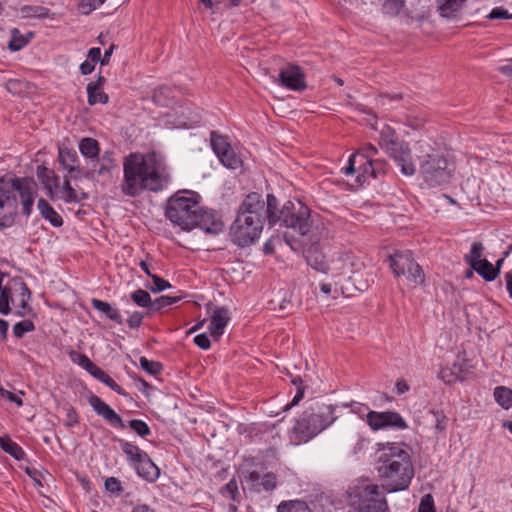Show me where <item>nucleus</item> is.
<instances>
[{
	"mask_svg": "<svg viewBox=\"0 0 512 512\" xmlns=\"http://www.w3.org/2000/svg\"><path fill=\"white\" fill-rule=\"evenodd\" d=\"M171 89L167 86H159L154 90L152 99L153 102L160 106H166L169 104Z\"/></svg>",
	"mask_w": 512,
	"mask_h": 512,
	"instance_id": "a19ab883",
	"label": "nucleus"
},
{
	"mask_svg": "<svg viewBox=\"0 0 512 512\" xmlns=\"http://www.w3.org/2000/svg\"><path fill=\"white\" fill-rule=\"evenodd\" d=\"M150 278L153 282V286L150 287L152 292H161L171 287V284L168 281L164 280L156 274L150 275Z\"/></svg>",
	"mask_w": 512,
	"mask_h": 512,
	"instance_id": "6e6d98bb",
	"label": "nucleus"
},
{
	"mask_svg": "<svg viewBox=\"0 0 512 512\" xmlns=\"http://www.w3.org/2000/svg\"><path fill=\"white\" fill-rule=\"evenodd\" d=\"M338 407L323 402L311 404L296 419L294 426L290 430L291 442L295 445L306 443L328 428L338 418L335 414Z\"/></svg>",
	"mask_w": 512,
	"mask_h": 512,
	"instance_id": "423d86ee",
	"label": "nucleus"
},
{
	"mask_svg": "<svg viewBox=\"0 0 512 512\" xmlns=\"http://www.w3.org/2000/svg\"><path fill=\"white\" fill-rule=\"evenodd\" d=\"M91 375L104 383L106 386L111 388L113 391H115L117 394L126 396V392L124 389L119 386L113 378H111L103 369L100 367H96L94 371H91Z\"/></svg>",
	"mask_w": 512,
	"mask_h": 512,
	"instance_id": "2f4dec72",
	"label": "nucleus"
},
{
	"mask_svg": "<svg viewBox=\"0 0 512 512\" xmlns=\"http://www.w3.org/2000/svg\"><path fill=\"white\" fill-rule=\"evenodd\" d=\"M133 302L143 308H150L152 310L153 301L151 300L150 294L143 289H138L131 294Z\"/></svg>",
	"mask_w": 512,
	"mask_h": 512,
	"instance_id": "58836bf2",
	"label": "nucleus"
},
{
	"mask_svg": "<svg viewBox=\"0 0 512 512\" xmlns=\"http://www.w3.org/2000/svg\"><path fill=\"white\" fill-rule=\"evenodd\" d=\"M390 267L396 277L404 276L408 281L417 285L424 282V272L414 260L411 251H397L391 255Z\"/></svg>",
	"mask_w": 512,
	"mask_h": 512,
	"instance_id": "f8f14e48",
	"label": "nucleus"
},
{
	"mask_svg": "<svg viewBox=\"0 0 512 512\" xmlns=\"http://www.w3.org/2000/svg\"><path fill=\"white\" fill-rule=\"evenodd\" d=\"M484 246L481 242H474L471 245L470 252L464 256V261L471 268H474L480 262L483 261Z\"/></svg>",
	"mask_w": 512,
	"mask_h": 512,
	"instance_id": "72a5a7b5",
	"label": "nucleus"
},
{
	"mask_svg": "<svg viewBox=\"0 0 512 512\" xmlns=\"http://www.w3.org/2000/svg\"><path fill=\"white\" fill-rule=\"evenodd\" d=\"M36 183L28 177H0V229L11 227L18 214L29 216L34 205Z\"/></svg>",
	"mask_w": 512,
	"mask_h": 512,
	"instance_id": "7ed1b4c3",
	"label": "nucleus"
},
{
	"mask_svg": "<svg viewBox=\"0 0 512 512\" xmlns=\"http://www.w3.org/2000/svg\"><path fill=\"white\" fill-rule=\"evenodd\" d=\"M101 59V50L98 47H93L88 51L87 60L94 64Z\"/></svg>",
	"mask_w": 512,
	"mask_h": 512,
	"instance_id": "69168bd1",
	"label": "nucleus"
},
{
	"mask_svg": "<svg viewBox=\"0 0 512 512\" xmlns=\"http://www.w3.org/2000/svg\"><path fill=\"white\" fill-rule=\"evenodd\" d=\"M418 512H436L434 500L430 494H426L422 497L419 504Z\"/></svg>",
	"mask_w": 512,
	"mask_h": 512,
	"instance_id": "4d7b16f0",
	"label": "nucleus"
},
{
	"mask_svg": "<svg viewBox=\"0 0 512 512\" xmlns=\"http://www.w3.org/2000/svg\"><path fill=\"white\" fill-rule=\"evenodd\" d=\"M421 152L425 153L419 165L420 176L429 187L444 186L450 183L454 167L445 156L439 153H430V146L424 142L417 143Z\"/></svg>",
	"mask_w": 512,
	"mask_h": 512,
	"instance_id": "6e6552de",
	"label": "nucleus"
},
{
	"mask_svg": "<svg viewBox=\"0 0 512 512\" xmlns=\"http://www.w3.org/2000/svg\"><path fill=\"white\" fill-rule=\"evenodd\" d=\"M279 80L282 86L290 90H303L306 87L304 73L295 65H289L282 69Z\"/></svg>",
	"mask_w": 512,
	"mask_h": 512,
	"instance_id": "6ab92c4d",
	"label": "nucleus"
},
{
	"mask_svg": "<svg viewBox=\"0 0 512 512\" xmlns=\"http://www.w3.org/2000/svg\"><path fill=\"white\" fill-rule=\"evenodd\" d=\"M377 472L384 481L385 490L397 492L408 489L414 466L409 450L404 443L379 444Z\"/></svg>",
	"mask_w": 512,
	"mask_h": 512,
	"instance_id": "f03ea898",
	"label": "nucleus"
},
{
	"mask_svg": "<svg viewBox=\"0 0 512 512\" xmlns=\"http://www.w3.org/2000/svg\"><path fill=\"white\" fill-rule=\"evenodd\" d=\"M103 3V0H80L78 3V11L81 14L88 15Z\"/></svg>",
	"mask_w": 512,
	"mask_h": 512,
	"instance_id": "3c124183",
	"label": "nucleus"
},
{
	"mask_svg": "<svg viewBox=\"0 0 512 512\" xmlns=\"http://www.w3.org/2000/svg\"><path fill=\"white\" fill-rule=\"evenodd\" d=\"M66 417H67L66 426H68V427H73L76 424H78V422H79L77 412L73 407H69L66 410Z\"/></svg>",
	"mask_w": 512,
	"mask_h": 512,
	"instance_id": "e2e57ef3",
	"label": "nucleus"
},
{
	"mask_svg": "<svg viewBox=\"0 0 512 512\" xmlns=\"http://www.w3.org/2000/svg\"><path fill=\"white\" fill-rule=\"evenodd\" d=\"M79 150L81 154L88 159H97L99 157V143L97 140L85 137L79 142Z\"/></svg>",
	"mask_w": 512,
	"mask_h": 512,
	"instance_id": "7c9ffc66",
	"label": "nucleus"
},
{
	"mask_svg": "<svg viewBox=\"0 0 512 512\" xmlns=\"http://www.w3.org/2000/svg\"><path fill=\"white\" fill-rule=\"evenodd\" d=\"M199 210L197 195L194 193L175 194L167 201L165 214L183 230L195 227V216Z\"/></svg>",
	"mask_w": 512,
	"mask_h": 512,
	"instance_id": "9d476101",
	"label": "nucleus"
},
{
	"mask_svg": "<svg viewBox=\"0 0 512 512\" xmlns=\"http://www.w3.org/2000/svg\"><path fill=\"white\" fill-rule=\"evenodd\" d=\"M341 406L345 408L349 407L352 413L358 415L361 418L365 417L366 420L368 412L372 411L367 405L356 401H352L350 403H342Z\"/></svg>",
	"mask_w": 512,
	"mask_h": 512,
	"instance_id": "49530a36",
	"label": "nucleus"
},
{
	"mask_svg": "<svg viewBox=\"0 0 512 512\" xmlns=\"http://www.w3.org/2000/svg\"><path fill=\"white\" fill-rule=\"evenodd\" d=\"M120 446L122 451L127 456L128 461L132 467H135V465L139 463V461L142 460L144 456L147 455L146 452H144L137 445L131 442L121 440Z\"/></svg>",
	"mask_w": 512,
	"mask_h": 512,
	"instance_id": "c756f323",
	"label": "nucleus"
},
{
	"mask_svg": "<svg viewBox=\"0 0 512 512\" xmlns=\"http://www.w3.org/2000/svg\"><path fill=\"white\" fill-rule=\"evenodd\" d=\"M250 488L256 492H271L277 487L276 475L272 472L260 474L257 471H251L245 476Z\"/></svg>",
	"mask_w": 512,
	"mask_h": 512,
	"instance_id": "aec40b11",
	"label": "nucleus"
},
{
	"mask_svg": "<svg viewBox=\"0 0 512 512\" xmlns=\"http://www.w3.org/2000/svg\"><path fill=\"white\" fill-rule=\"evenodd\" d=\"M349 506L354 512H391L384 487L367 484L349 493Z\"/></svg>",
	"mask_w": 512,
	"mask_h": 512,
	"instance_id": "9b49d317",
	"label": "nucleus"
},
{
	"mask_svg": "<svg viewBox=\"0 0 512 512\" xmlns=\"http://www.w3.org/2000/svg\"><path fill=\"white\" fill-rule=\"evenodd\" d=\"M29 40L25 38L18 29L14 28L11 31V40L8 43V48L11 51H19L27 45Z\"/></svg>",
	"mask_w": 512,
	"mask_h": 512,
	"instance_id": "ea45409f",
	"label": "nucleus"
},
{
	"mask_svg": "<svg viewBox=\"0 0 512 512\" xmlns=\"http://www.w3.org/2000/svg\"><path fill=\"white\" fill-rule=\"evenodd\" d=\"M139 362L141 368L150 375H157L162 370L161 363L148 360L144 356L140 358Z\"/></svg>",
	"mask_w": 512,
	"mask_h": 512,
	"instance_id": "09e8293b",
	"label": "nucleus"
},
{
	"mask_svg": "<svg viewBox=\"0 0 512 512\" xmlns=\"http://www.w3.org/2000/svg\"><path fill=\"white\" fill-rule=\"evenodd\" d=\"M35 329L34 323L31 320H23L17 322L13 326V334L16 338H22L26 333L31 332Z\"/></svg>",
	"mask_w": 512,
	"mask_h": 512,
	"instance_id": "a18cd8bd",
	"label": "nucleus"
},
{
	"mask_svg": "<svg viewBox=\"0 0 512 512\" xmlns=\"http://www.w3.org/2000/svg\"><path fill=\"white\" fill-rule=\"evenodd\" d=\"M405 141L400 140L396 131L389 125H384L380 131L378 144L386 153Z\"/></svg>",
	"mask_w": 512,
	"mask_h": 512,
	"instance_id": "393cba45",
	"label": "nucleus"
},
{
	"mask_svg": "<svg viewBox=\"0 0 512 512\" xmlns=\"http://www.w3.org/2000/svg\"><path fill=\"white\" fill-rule=\"evenodd\" d=\"M105 83V78L99 76L94 82H90L87 85L88 103L95 105L97 103L106 104L109 101V97L102 91Z\"/></svg>",
	"mask_w": 512,
	"mask_h": 512,
	"instance_id": "5701e85b",
	"label": "nucleus"
},
{
	"mask_svg": "<svg viewBox=\"0 0 512 512\" xmlns=\"http://www.w3.org/2000/svg\"><path fill=\"white\" fill-rule=\"evenodd\" d=\"M72 360L76 363H78L82 368H84L87 372L91 374V371H94L97 367L96 364H94L88 356L81 353H73L71 355Z\"/></svg>",
	"mask_w": 512,
	"mask_h": 512,
	"instance_id": "8fccbe9b",
	"label": "nucleus"
},
{
	"mask_svg": "<svg viewBox=\"0 0 512 512\" xmlns=\"http://www.w3.org/2000/svg\"><path fill=\"white\" fill-rule=\"evenodd\" d=\"M366 423L373 431L383 430L386 428H393L397 430H404L408 428L403 417L395 411L377 412L372 410L367 414Z\"/></svg>",
	"mask_w": 512,
	"mask_h": 512,
	"instance_id": "ddd939ff",
	"label": "nucleus"
},
{
	"mask_svg": "<svg viewBox=\"0 0 512 512\" xmlns=\"http://www.w3.org/2000/svg\"><path fill=\"white\" fill-rule=\"evenodd\" d=\"M387 155L394 161V163L400 168L401 173L404 176H413L416 173V165L413 161L411 149L408 143L404 142L399 146L390 149Z\"/></svg>",
	"mask_w": 512,
	"mask_h": 512,
	"instance_id": "2eb2a0df",
	"label": "nucleus"
},
{
	"mask_svg": "<svg viewBox=\"0 0 512 512\" xmlns=\"http://www.w3.org/2000/svg\"><path fill=\"white\" fill-rule=\"evenodd\" d=\"M466 0H441L439 5L440 14L443 17H450L462 8Z\"/></svg>",
	"mask_w": 512,
	"mask_h": 512,
	"instance_id": "e433bc0d",
	"label": "nucleus"
},
{
	"mask_svg": "<svg viewBox=\"0 0 512 512\" xmlns=\"http://www.w3.org/2000/svg\"><path fill=\"white\" fill-rule=\"evenodd\" d=\"M511 258H512V241L507 245L506 250L503 252L502 257L496 261L495 265H493L495 279L499 276L504 261L506 259L510 260Z\"/></svg>",
	"mask_w": 512,
	"mask_h": 512,
	"instance_id": "5fc2aeb1",
	"label": "nucleus"
},
{
	"mask_svg": "<svg viewBox=\"0 0 512 512\" xmlns=\"http://www.w3.org/2000/svg\"><path fill=\"white\" fill-rule=\"evenodd\" d=\"M305 258L308 265L321 273L327 274L328 262L325 260V256L322 252L318 251L317 248L311 247L305 252Z\"/></svg>",
	"mask_w": 512,
	"mask_h": 512,
	"instance_id": "a878e982",
	"label": "nucleus"
},
{
	"mask_svg": "<svg viewBox=\"0 0 512 512\" xmlns=\"http://www.w3.org/2000/svg\"><path fill=\"white\" fill-rule=\"evenodd\" d=\"M37 176L44 184V186L49 189H51V187L55 184V177L53 172L48 170L46 167L39 166L37 168Z\"/></svg>",
	"mask_w": 512,
	"mask_h": 512,
	"instance_id": "de8ad7c7",
	"label": "nucleus"
},
{
	"mask_svg": "<svg viewBox=\"0 0 512 512\" xmlns=\"http://www.w3.org/2000/svg\"><path fill=\"white\" fill-rule=\"evenodd\" d=\"M105 488L110 493L119 494L122 492V486L119 479L116 477H109L105 480Z\"/></svg>",
	"mask_w": 512,
	"mask_h": 512,
	"instance_id": "13d9d810",
	"label": "nucleus"
},
{
	"mask_svg": "<svg viewBox=\"0 0 512 512\" xmlns=\"http://www.w3.org/2000/svg\"><path fill=\"white\" fill-rule=\"evenodd\" d=\"M505 280L509 297L512 298V270L505 274Z\"/></svg>",
	"mask_w": 512,
	"mask_h": 512,
	"instance_id": "774afa93",
	"label": "nucleus"
},
{
	"mask_svg": "<svg viewBox=\"0 0 512 512\" xmlns=\"http://www.w3.org/2000/svg\"><path fill=\"white\" fill-rule=\"evenodd\" d=\"M137 474L148 482H154L159 478L160 470L150 459L148 454L133 467Z\"/></svg>",
	"mask_w": 512,
	"mask_h": 512,
	"instance_id": "4be33fe9",
	"label": "nucleus"
},
{
	"mask_svg": "<svg viewBox=\"0 0 512 512\" xmlns=\"http://www.w3.org/2000/svg\"><path fill=\"white\" fill-rule=\"evenodd\" d=\"M62 195V199L67 203H80L86 199H88V194L82 191L75 190L71 184L68 177L64 176V183L60 190Z\"/></svg>",
	"mask_w": 512,
	"mask_h": 512,
	"instance_id": "c85d7f7f",
	"label": "nucleus"
},
{
	"mask_svg": "<svg viewBox=\"0 0 512 512\" xmlns=\"http://www.w3.org/2000/svg\"><path fill=\"white\" fill-rule=\"evenodd\" d=\"M38 210L41 216L54 227L63 225V219L60 214L43 198L38 201Z\"/></svg>",
	"mask_w": 512,
	"mask_h": 512,
	"instance_id": "bb28decb",
	"label": "nucleus"
},
{
	"mask_svg": "<svg viewBox=\"0 0 512 512\" xmlns=\"http://www.w3.org/2000/svg\"><path fill=\"white\" fill-rule=\"evenodd\" d=\"M472 270L476 271L487 282L495 280L493 265L487 259H483Z\"/></svg>",
	"mask_w": 512,
	"mask_h": 512,
	"instance_id": "4c0bfd02",
	"label": "nucleus"
},
{
	"mask_svg": "<svg viewBox=\"0 0 512 512\" xmlns=\"http://www.w3.org/2000/svg\"><path fill=\"white\" fill-rule=\"evenodd\" d=\"M30 298L31 292L22 278H12L3 285L0 274V313L7 315L15 310L17 315L25 316L30 311Z\"/></svg>",
	"mask_w": 512,
	"mask_h": 512,
	"instance_id": "1a4fd4ad",
	"label": "nucleus"
},
{
	"mask_svg": "<svg viewBox=\"0 0 512 512\" xmlns=\"http://www.w3.org/2000/svg\"><path fill=\"white\" fill-rule=\"evenodd\" d=\"M353 272L352 259L347 254H339L337 257L329 261L327 274H331V278L335 285L341 284L345 278H350Z\"/></svg>",
	"mask_w": 512,
	"mask_h": 512,
	"instance_id": "f3484780",
	"label": "nucleus"
},
{
	"mask_svg": "<svg viewBox=\"0 0 512 512\" xmlns=\"http://www.w3.org/2000/svg\"><path fill=\"white\" fill-rule=\"evenodd\" d=\"M220 493L225 497H229L234 502H239V491L236 479L232 478L221 488Z\"/></svg>",
	"mask_w": 512,
	"mask_h": 512,
	"instance_id": "37998d69",
	"label": "nucleus"
},
{
	"mask_svg": "<svg viewBox=\"0 0 512 512\" xmlns=\"http://www.w3.org/2000/svg\"><path fill=\"white\" fill-rule=\"evenodd\" d=\"M264 214L266 215V208L262 196L255 192L248 194L230 227L232 242L242 248L254 244L263 230Z\"/></svg>",
	"mask_w": 512,
	"mask_h": 512,
	"instance_id": "20e7f679",
	"label": "nucleus"
},
{
	"mask_svg": "<svg viewBox=\"0 0 512 512\" xmlns=\"http://www.w3.org/2000/svg\"><path fill=\"white\" fill-rule=\"evenodd\" d=\"M378 154V149L368 143L361 147L355 154H352L348 164L342 168L343 173L348 176L356 174V181L363 185L369 179H376L386 173L388 163L384 159H373Z\"/></svg>",
	"mask_w": 512,
	"mask_h": 512,
	"instance_id": "0eeeda50",
	"label": "nucleus"
},
{
	"mask_svg": "<svg viewBox=\"0 0 512 512\" xmlns=\"http://www.w3.org/2000/svg\"><path fill=\"white\" fill-rule=\"evenodd\" d=\"M0 447L16 460H22L25 457V452L22 447L12 441L9 437L0 436Z\"/></svg>",
	"mask_w": 512,
	"mask_h": 512,
	"instance_id": "473e14b6",
	"label": "nucleus"
},
{
	"mask_svg": "<svg viewBox=\"0 0 512 512\" xmlns=\"http://www.w3.org/2000/svg\"><path fill=\"white\" fill-rule=\"evenodd\" d=\"M277 512H311L306 502L301 500L283 501L277 507Z\"/></svg>",
	"mask_w": 512,
	"mask_h": 512,
	"instance_id": "f704fd0d",
	"label": "nucleus"
},
{
	"mask_svg": "<svg viewBox=\"0 0 512 512\" xmlns=\"http://www.w3.org/2000/svg\"><path fill=\"white\" fill-rule=\"evenodd\" d=\"M94 68H95V64L89 60L84 61L80 65V71L83 75H88V74L92 73Z\"/></svg>",
	"mask_w": 512,
	"mask_h": 512,
	"instance_id": "338daca9",
	"label": "nucleus"
},
{
	"mask_svg": "<svg viewBox=\"0 0 512 512\" xmlns=\"http://www.w3.org/2000/svg\"><path fill=\"white\" fill-rule=\"evenodd\" d=\"M229 320V310L226 307H217L213 311L208 329L215 340H218L223 335Z\"/></svg>",
	"mask_w": 512,
	"mask_h": 512,
	"instance_id": "412c9836",
	"label": "nucleus"
},
{
	"mask_svg": "<svg viewBox=\"0 0 512 512\" xmlns=\"http://www.w3.org/2000/svg\"><path fill=\"white\" fill-rule=\"evenodd\" d=\"M88 402L93 410L114 427L124 429L126 427L122 418L100 397L91 395Z\"/></svg>",
	"mask_w": 512,
	"mask_h": 512,
	"instance_id": "a211bd4d",
	"label": "nucleus"
},
{
	"mask_svg": "<svg viewBox=\"0 0 512 512\" xmlns=\"http://www.w3.org/2000/svg\"><path fill=\"white\" fill-rule=\"evenodd\" d=\"M304 394H305V387L299 386L292 401L288 405H286V409H289L290 407L297 405L303 399Z\"/></svg>",
	"mask_w": 512,
	"mask_h": 512,
	"instance_id": "0e129e2a",
	"label": "nucleus"
},
{
	"mask_svg": "<svg viewBox=\"0 0 512 512\" xmlns=\"http://www.w3.org/2000/svg\"><path fill=\"white\" fill-rule=\"evenodd\" d=\"M404 0H385L383 10L386 14L396 15L402 9Z\"/></svg>",
	"mask_w": 512,
	"mask_h": 512,
	"instance_id": "864d4df0",
	"label": "nucleus"
},
{
	"mask_svg": "<svg viewBox=\"0 0 512 512\" xmlns=\"http://www.w3.org/2000/svg\"><path fill=\"white\" fill-rule=\"evenodd\" d=\"M143 321V314L141 312H133L127 319V324L130 328H138Z\"/></svg>",
	"mask_w": 512,
	"mask_h": 512,
	"instance_id": "052dcab7",
	"label": "nucleus"
},
{
	"mask_svg": "<svg viewBox=\"0 0 512 512\" xmlns=\"http://www.w3.org/2000/svg\"><path fill=\"white\" fill-rule=\"evenodd\" d=\"M211 147L225 167L232 170H236L241 167L242 160L237 156L225 137L217 134L216 132H212Z\"/></svg>",
	"mask_w": 512,
	"mask_h": 512,
	"instance_id": "4468645a",
	"label": "nucleus"
},
{
	"mask_svg": "<svg viewBox=\"0 0 512 512\" xmlns=\"http://www.w3.org/2000/svg\"><path fill=\"white\" fill-rule=\"evenodd\" d=\"M495 401L504 409L512 406V390L505 386H498L494 389Z\"/></svg>",
	"mask_w": 512,
	"mask_h": 512,
	"instance_id": "c9c22d12",
	"label": "nucleus"
},
{
	"mask_svg": "<svg viewBox=\"0 0 512 512\" xmlns=\"http://www.w3.org/2000/svg\"><path fill=\"white\" fill-rule=\"evenodd\" d=\"M91 305L94 309L105 314L110 320L114 321L115 323H123V318L120 313V310L113 307L110 303L102 301L100 299L93 298L91 300Z\"/></svg>",
	"mask_w": 512,
	"mask_h": 512,
	"instance_id": "cd10ccee",
	"label": "nucleus"
},
{
	"mask_svg": "<svg viewBox=\"0 0 512 512\" xmlns=\"http://www.w3.org/2000/svg\"><path fill=\"white\" fill-rule=\"evenodd\" d=\"M58 160L62 167L67 170L69 174H79V159L75 150L66 147L59 148Z\"/></svg>",
	"mask_w": 512,
	"mask_h": 512,
	"instance_id": "b1692460",
	"label": "nucleus"
},
{
	"mask_svg": "<svg viewBox=\"0 0 512 512\" xmlns=\"http://www.w3.org/2000/svg\"><path fill=\"white\" fill-rule=\"evenodd\" d=\"M266 218L270 226L279 224L300 237L307 236L312 226L311 212L307 205L299 200H289L279 208L273 194H268L266 198Z\"/></svg>",
	"mask_w": 512,
	"mask_h": 512,
	"instance_id": "39448f33",
	"label": "nucleus"
},
{
	"mask_svg": "<svg viewBox=\"0 0 512 512\" xmlns=\"http://www.w3.org/2000/svg\"><path fill=\"white\" fill-rule=\"evenodd\" d=\"M195 227L207 234L217 235L223 231L224 223L221 217L213 210L201 209L195 216Z\"/></svg>",
	"mask_w": 512,
	"mask_h": 512,
	"instance_id": "dca6fc26",
	"label": "nucleus"
},
{
	"mask_svg": "<svg viewBox=\"0 0 512 512\" xmlns=\"http://www.w3.org/2000/svg\"><path fill=\"white\" fill-rule=\"evenodd\" d=\"M129 427L137 433L140 437H146L150 435L151 430L149 426L140 419H133L129 422Z\"/></svg>",
	"mask_w": 512,
	"mask_h": 512,
	"instance_id": "603ef678",
	"label": "nucleus"
},
{
	"mask_svg": "<svg viewBox=\"0 0 512 512\" xmlns=\"http://www.w3.org/2000/svg\"><path fill=\"white\" fill-rule=\"evenodd\" d=\"M182 298H183L182 295H178V296H169V295L160 296L159 298H156L153 301L152 310H160L161 308H164V307H167V306H171V305L179 302Z\"/></svg>",
	"mask_w": 512,
	"mask_h": 512,
	"instance_id": "c03bdc74",
	"label": "nucleus"
},
{
	"mask_svg": "<svg viewBox=\"0 0 512 512\" xmlns=\"http://www.w3.org/2000/svg\"><path fill=\"white\" fill-rule=\"evenodd\" d=\"M170 182V174L164 159L152 153H130L123 161L122 193L136 197L144 190L160 191Z\"/></svg>",
	"mask_w": 512,
	"mask_h": 512,
	"instance_id": "f257e3e1",
	"label": "nucleus"
},
{
	"mask_svg": "<svg viewBox=\"0 0 512 512\" xmlns=\"http://www.w3.org/2000/svg\"><path fill=\"white\" fill-rule=\"evenodd\" d=\"M489 19H512V14H510L506 9L502 7H495L491 10L488 15Z\"/></svg>",
	"mask_w": 512,
	"mask_h": 512,
	"instance_id": "bf43d9fd",
	"label": "nucleus"
},
{
	"mask_svg": "<svg viewBox=\"0 0 512 512\" xmlns=\"http://www.w3.org/2000/svg\"><path fill=\"white\" fill-rule=\"evenodd\" d=\"M115 166L114 153L111 151H105L101 156V164L97 170L99 175H105L109 173Z\"/></svg>",
	"mask_w": 512,
	"mask_h": 512,
	"instance_id": "79ce46f5",
	"label": "nucleus"
},
{
	"mask_svg": "<svg viewBox=\"0 0 512 512\" xmlns=\"http://www.w3.org/2000/svg\"><path fill=\"white\" fill-rule=\"evenodd\" d=\"M194 343L201 349L207 350L211 346V342L208 336L205 333L196 335L194 338Z\"/></svg>",
	"mask_w": 512,
	"mask_h": 512,
	"instance_id": "680f3d73",
	"label": "nucleus"
}]
</instances>
